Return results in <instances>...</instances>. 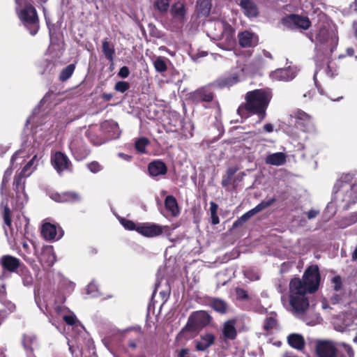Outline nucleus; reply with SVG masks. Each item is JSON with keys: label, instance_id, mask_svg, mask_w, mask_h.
Segmentation results:
<instances>
[{"label": "nucleus", "instance_id": "obj_1", "mask_svg": "<svg viewBox=\"0 0 357 357\" xmlns=\"http://www.w3.org/2000/svg\"><path fill=\"white\" fill-rule=\"evenodd\" d=\"M271 98V94L264 89L248 91L245 96V102L239 105L237 114L244 118L248 117L249 114H257L260 123L266 118Z\"/></svg>", "mask_w": 357, "mask_h": 357}, {"label": "nucleus", "instance_id": "obj_2", "mask_svg": "<svg viewBox=\"0 0 357 357\" xmlns=\"http://www.w3.org/2000/svg\"><path fill=\"white\" fill-rule=\"evenodd\" d=\"M289 303L291 311L294 314H303L310 306V302L307 294L303 290L299 278H294L289 282Z\"/></svg>", "mask_w": 357, "mask_h": 357}, {"label": "nucleus", "instance_id": "obj_3", "mask_svg": "<svg viewBox=\"0 0 357 357\" xmlns=\"http://www.w3.org/2000/svg\"><path fill=\"white\" fill-rule=\"evenodd\" d=\"M352 176L350 174L342 176L336 181L333 186L334 195L343 196L342 201L347 203V207L357 202V184L351 185Z\"/></svg>", "mask_w": 357, "mask_h": 357}, {"label": "nucleus", "instance_id": "obj_4", "mask_svg": "<svg viewBox=\"0 0 357 357\" xmlns=\"http://www.w3.org/2000/svg\"><path fill=\"white\" fill-rule=\"evenodd\" d=\"M18 17L31 36H35L39 29V18L36 8L26 5L19 13Z\"/></svg>", "mask_w": 357, "mask_h": 357}, {"label": "nucleus", "instance_id": "obj_5", "mask_svg": "<svg viewBox=\"0 0 357 357\" xmlns=\"http://www.w3.org/2000/svg\"><path fill=\"white\" fill-rule=\"evenodd\" d=\"M320 281L321 275L317 265L308 266L303 275V278H300L302 288L309 294H313L317 291Z\"/></svg>", "mask_w": 357, "mask_h": 357}, {"label": "nucleus", "instance_id": "obj_6", "mask_svg": "<svg viewBox=\"0 0 357 357\" xmlns=\"http://www.w3.org/2000/svg\"><path fill=\"white\" fill-rule=\"evenodd\" d=\"M211 315L205 310L193 312L188 317L185 328L190 331L201 330L211 322Z\"/></svg>", "mask_w": 357, "mask_h": 357}, {"label": "nucleus", "instance_id": "obj_7", "mask_svg": "<svg viewBox=\"0 0 357 357\" xmlns=\"http://www.w3.org/2000/svg\"><path fill=\"white\" fill-rule=\"evenodd\" d=\"M290 117L295 119V126L303 132H310L313 128L311 116L300 109L294 111Z\"/></svg>", "mask_w": 357, "mask_h": 357}, {"label": "nucleus", "instance_id": "obj_8", "mask_svg": "<svg viewBox=\"0 0 357 357\" xmlns=\"http://www.w3.org/2000/svg\"><path fill=\"white\" fill-rule=\"evenodd\" d=\"M284 24L294 29H308L311 26V22L308 17L297 14H289L282 18Z\"/></svg>", "mask_w": 357, "mask_h": 357}, {"label": "nucleus", "instance_id": "obj_9", "mask_svg": "<svg viewBox=\"0 0 357 357\" xmlns=\"http://www.w3.org/2000/svg\"><path fill=\"white\" fill-rule=\"evenodd\" d=\"M24 265L20 259L10 255H5L0 258V266L2 268L3 273H17V271Z\"/></svg>", "mask_w": 357, "mask_h": 357}, {"label": "nucleus", "instance_id": "obj_10", "mask_svg": "<svg viewBox=\"0 0 357 357\" xmlns=\"http://www.w3.org/2000/svg\"><path fill=\"white\" fill-rule=\"evenodd\" d=\"M163 232V227L153 222L139 223L137 227V233L139 234L153 238L161 235Z\"/></svg>", "mask_w": 357, "mask_h": 357}, {"label": "nucleus", "instance_id": "obj_11", "mask_svg": "<svg viewBox=\"0 0 357 357\" xmlns=\"http://www.w3.org/2000/svg\"><path fill=\"white\" fill-rule=\"evenodd\" d=\"M51 162L59 173L69 169L71 166V162L68 156L61 151H56L52 155Z\"/></svg>", "mask_w": 357, "mask_h": 357}, {"label": "nucleus", "instance_id": "obj_12", "mask_svg": "<svg viewBox=\"0 0 357 357\" xmlns=\"http://www.w3.org/2000/svg\"><path fill=\"white\" fill-rule=\"evenodd\" d=\"M215 98L214 92L208 86H202L192 93V99L197 103L212 102Z\"/></svg>", "mask_w": 357, "mask_h": 357}, {"label": "nucleus", "instance_id": "obj_13", "mask_svg": "<svg viewBox=\"0 0 357 357\" xmlns=\"http://www.w3.org/2000/svg\"><path fill=\"white\" fill-rule=\"evenodd\" d=\"M50 198L59 203H75L81 200L79 194L74 191L52 192L50 195Z\"/></svg>", "mask_w": 357, "mask_h": 357}, {"label": "nucleus", "instance_id": "obj_14", "mask_svg": "<svg viewBox=\"0 0 357 357\" xmlns=\"http://www.w3.org/2000/svg\"><path fill=\"white\" fill-rule=\"evenodd\" d=\"M239 45L241 47H254L259 43L258 36L249 31H244L238 33Z\"/></svg>", "mask_w": 357, "mask_h": 357}, {"label": "nucleus", "instance_id": "obj_15", "mask_svg": "<svg viewBox=\"0 0 357 357\" xmlns=\"http://www.w3.org/2000/svg\"><path fill=\"white\" fill-rule=\"evenodd\" d=\"M206 300V304L217 313L225 314L229 312V306L226 301L218 297H207Z\"/></svg>", "mask_w": 357, "mask_h": 357}, {"label": "nucleus", "instance_id": "obj_16", "mask_svg": "<svg viewBox=\"0 0 357 357\" xmlns=\"http://www.w3.org/2000/svg\"><path fill=\"white\" fill-rule=\"evenodd\" d=\"M316 352L319 357H335L337 349L331 342L319 341L316 346Z\"/></svg>", "mask_w": 357, "mask_h": 357}, {"label": "nucleus", "instance_id": "obj_17", "mask_svg": "<svg viewBox=\"0 0 357 357\" xmlns=\"http://www.w3.org/2000/svg\"><path fill=\"white\" fill-rule=\"evenodd\" d=\"M147 170L150 176L155 178L167 174L168 169L161 160H154L149 163Z\"/></svg>", "mask_w": 357, "mask_h": 357}, {"label": "nucleus", "instance_id": "obj_18", "mask_svg": "<svg viewBox=\"0 0 357 357\" xmlns=\"http://www.w3.org/2000/svg\"><path fill=\"white\" fill-rule=\"evenodd\" d=\"M236 321L234 319L226 321L222 326V333L225 341L234 340L236 338L237 331L235 327Z\"/></svg>", "mask_w": 357, "mask_h": 357}, {"label": "nucleus", "instance_id": "obj_19", "mask_svg": "<svg viewBox=\"0 0 357 357\" xmlns=\"http://www.w3.org/2000/svg\"><path fill=\"white\" fill-rule=\"evenodd\" d=\"M238 82V74L237 73H231L217 79L215 81L214 84L220 89H223L225 87H230Z\"/></svg>", "mask_w": 357, "mask_h": 357}, {"label": "nucleus", "instance_id": "obj_20", "mask_svg": "<svg viewBox=\"0 0 357 357\" xmlns=\"http://www.w3.org/2000/svg\"><path fill=\"white\" fill-rule=\"evenodd\" d=\"M239 6L243 14L249 17H257L259 14V8L252 0H241Z\"/></svg>", "mask_w": 357, "mask_h": 357}, {"label": "nucleus", "instance_id": "obj_21", "mask_svg": "<svg viewBox=\"0 0 357 357\" xmlns=\"http://www.w3.org/2000/svg\"><path fill=\"white\" fill-rule=\"evenodd\" d=\"M170 14L173 19L179 23L185 22L186 9L183 3L177 1L170 8Z\"/></svg>", "mask_w": 357, "mask_h": 357}, {"label": "nucleus", "instance_id": "obj_22", "mask_svg": "<svg viewBox=\"0 0 357 357\" xmlns=\"http://www.w3.org/2000/svg\"><path fill=\"white\" fill-rule=\"evenodd\" d=\"M215 337L212 333H206L200 335L199 340L195 341V349L198 351H204L215 342Z\"/></svg>", "mask_w": 357, "mask_h": 357}, {"label": "nucleus", "instance_id": "obj_23", "mask_svg": "<svg viewBox=\"0 0 357 357\" xmlns=\"http://www.w3.org/2000/svg\"><path fill=\"white\" fill-rule=\"evenodd\" d=\"M39 260L43 268H49L52 267L56 260L53 249L52 248L44 249L40 254Z\"/></svg>", "mask_w": 357, "mask_h": 357}, {"label": "nucleus", "instance_id": "obj_24", "mask_svg": "<svg viewBox=\"0 0 357 357\" xmlns=\"http://www.w3.org/2000/svg\"><path fill=\"white\" fill-rule=\"evenodd\" d=\"M289 345L297 350L301 351L304 349L305 342L302 335L298 333H291L287 337Z\"/></svg>", "mask_w": 357, "mask_h": 357}, {"label": "nucleus", "instance_id": "obj_25", "mask_svg": "<svg viewBox=\"0 0 357 357\" xmlns=\"http://www.w3.org/2000/svg\"><path fill=\"white\" fill-rule=\"evenodd\" d=\"M165 207L173 217H176L180 213L178 202L173 195H168L165 197Z\"/></svg>", "mask_w": 357, "mask_h": 357}, {"label": "nucleus", "instance_id": "obj_26", "mask_svg": "<svg viewBox=\"0 0 357 357\" xmlns=\"http://www.w3.org/2000/svg\"><path fill=\"white\" fill-rule=\"evenodd\" d=\"M20 151H17L15 152V153L12 155L10 158V166L7 168V169L4 172L3 176L1 181V190L3 192V190L7 189V185L10 181V176L13 174V166L14 165L15 161L17 160V155Z\"/></svg>", "mask_w": 357, "mask_h": 357}, {"label": "nucleus", "instance_id": "obj_27", "mask_svg": "<svg viewBox=\"0 0 357 357\" xmlns=\"http://www.w3.org/2000/svg\"><path fill=\"white\" fill-rule=\"evenodd\" d=\"M287 161V156L282 152H277L270 154L266 158V163L274 166H280L284 165Z\"/></svg>", "mask_w": 357, "mask_h": 357}, {"label": "nucleus", "instance_id": "obj_28", "mask_svg": "<svg viewBox=\"0 0 357 357\" xmlns=\"http://www.w3.org/2000/svg\"><path fill=\"white\" fill-rule=\"evenodd\" d=\"M41 234L46 240H54L56 237V227L50 222L45 223L42 227Z\"/></svg>", "mask_w": 357, "mask_h": 357}, {"label": "nucleus", "instance_id": "obj_29", "mask_svg": "<svg viewBox=\"0 0 357 357\" xmlns=\"http://www.w3.org/2000/svg\"><path fill=\"white\" fill-rule=\"evenodd\" d=\"M330 38V31L325 26H321L317 31L316 35H315V43L320 44V45H324L326 43H328Z\"/></svg>", "mask_w": 357, "mask_h": 357}, {"label": "nucleus", "instance_id": "obj_30", "mask_svg": "<svg viewBox=\"0 0 357 357\" xmlns=\"http://www.w3.org/2000/svg\"><path fill=\"white\" fill-rule=\"evenodd\" d=\"M22 280V283L25 287H30L33 284V279L29 268L24 264L17 273Z\"/></svg>", "mask_w": 357, "mask_h": 357}, {"label": "nucleus", "instance_id": "obj_31", "mask_svg": "<svg viewBox=\"0 0 357 357\" xmlns=\"http://www.w3.org/2000/svg\"><path fill=\"white\" fill-rule=\"evenodd\" d=\"M211 6L210 0H201L197 2V12L200 16L207 17L210 14Z\"/></svg>", "mask_w": 357, "mask_h": 357}, {"label": "nucleus", "instance_id": "obj_32", "mask_svg": "<svg viewBox=\"0 0 357 357\" xmlns=\"http://www.w3.org/2000/svg\"><path fill=\"white\" fill-rule=\"evenodd\" d=\"M271 77L278 81H288L291 79L290 71L287 68L277 69L271 73Z\"/></svg>", "mask_w": 357, "mask_h": 357}, {"label": "nucleus", "instance_id": "obj_33", "mask_svg": "<svg viewBox=\"0 0 357 357\" xmlns=\"http://www.w3.org/2000/svg\"><path fill=\"white\" fill-rule=\"evenodd\" d=\"M102 52L106 57V59L110 61H114V56L115 54V50L113 46H111L109 42L107 40V38H105L102 42Z\"/></svg>", "mask_w": 357, "mask_h": 357}, {"label": "nucleus", "instance_id": "obj_34", "mask_svg": "<svg viewBox=\"0 0 357 357\" xmlns=\"http://www.w3.org/2000/svg\"><path fill=\"white\" fill-rule=\"evenodd\" d=\"M25 188V178L22 176L18 177L15 176L13 183V189L16 192L17 197H20L21 194L24 193Z\"/></svg>", "mask_w": 357, "mask_h": 357}, {"label": "nucleus", "instance_id": "obj_35", "mask_svg": "<svg viewBox=\"0 0 357 357\" xmlns=\"http://www.w3.org/2000/svg\"><path fill=\"white\" fill-rule=\"evenodd\" d=\"M75 64L71 63L68 65L66 68H63L59 75V79L61 82H64L69 79L73 75L75 70Z\"/></svg>", "mask_w": 357, "mask_h": 357}, {"label": "nucleus", "instance_id": "obj_36", "mask_svg": "<svg viewBox=\"0 0 357 357\" xmlns=\"http://www.w3.org/2000/svg\"><path fill=\"white\" fill-rule=\"evenodd\" d=\"M150 143V141L148 138L145 137H142L138 138L135 143V148L136 151L139 153H146V147Z\"/></svg>", "mask_w": 357, "mask_h": 357}, {"label": "nucleus", "instance_id": "obj_37", "mask_svg": "<svg viewBox=\"0 0 357 357\" xmlns=\"http://www.w3.org/2000/svg\"><path fill=\"white\" fill-rule=\"evenodd\" d=\"M2 217L4 225L7 226L10 230H12V212L7 204L3 206Z\"/></svg>", "mask_w": 357, "mask_h": 357}, {"label": "nucleus", "instance_id": "obj_38", "mask_svg": "<svg viewBox=\"0 0 357 357\" xmlns=\"http://www.w3.org/2000/svg\"><path fill=\"white\" fill-rule=\"evenodd\" d=\"M153 66L158 73H164L167 70L166 59L162 56H158L153 61Z\"/></svg>", "mask_w": 357, "mask_h": 357}, {"label": "nucleus", "instance_id": "obj_39", "mask_svg": "<svg viewBox=\"0 0 357 357\" xmlns=\"http://www.w3.org/2000/svg\"><path fill=\"white\" fill-rule=\"evenodd\" d=\"M218 205L214 202H210V213H211V223L213 225H218L220 222L219 217L218 215Z\"/></svg>", "mask_w": 357, "mask_h": 357}, {"label": "nucleus", "instance_id": "obj_40", "mask_svg": "<svg viewBox=\"0 0 357 357\" xmlns=\"http://www.w3.org/2000/svg\"><path fill=\"white\" fill-rule=\"evenodd\" d=\"M276 201V199L275 197H273L268 201H261L259 204H257L255 208H252L255 213H257L264 209L271 206Z\"/></svg>", "mask_w": 357, "mask_h": 357}, {"label": "nucleus", "instance_id": "obj_41", "mask_svg": "<svg viewBox=\"0 0 357 357\" xmlns=\"http://www.w3.org/2000/svg\"><path fill=\"white\" fill-rule=\"evenodd\" d=\"M278 326V321L273 317H268L264 320V330L266 332H269L271 330L276 328Z\"/></svg>", "mask_w": 357, "mask_h": 357}, {"label": "nucleus", "instance_id": "obj_42", "mask_svg": "<svg viewBox=\"0 0 357 357\" xmlns=\"http://www.w3.org/2000/svg\"><path fill=\"white\" fill-rule=\"evenodd\" d=\"M120 223L126 229L129 231H136L137 232V227L139 226V223L136 224L132 220H128L124 218H121L120 219Z\"/></svg>", "mask_w": 357, "mask_h": 357}, {"label": "nucleus", "instance_id": "obj_43", "mask_svg": "<svg viewBox=\"0 0 357 357\" xmlns=\"http://www.w3.org/2000/svg\"><path fill=\"white\" fill-rule=\"evenodd\" d=\"M171 0H156L155 2V7L159 11L165 13L168 10Z\"/></svg>", "mask_w": 357, "mask_h": 357}, {"label": "nucleus", "instance_id": "obj_44", "mask_svg": "<svg viewBox=\"0 0 357 357\" xmlns=\"http://www.w3.org/2000/svg\"><path fill=\"white\" fill-rule=\"evenodd\" d=\"M235 293H236V299L238 301H248L250 299L249 295H248L247 291H245V289H243L242 288L236 287L235 289Z\"/></svg>", "mask_w": 357, "mask_h": 357}, {"label": "nucleus", "instance_id": "obj_45", "mask_svg": "<svg viewBox=\"0 0 357 357\" xmlns=\"http://www.w3.org/2000/svg\"><path fill=\"white\" fill-rule=\"evenodd\" d=\"M130 89V84L125 81H119L114 85V89L121 93H125Z\"/></svg>", "mask_w": 357, "mask_h": 357}, {"label": "nucleus", "instance_id": "obj_46", "mask_svg": "<svg viewBox=\"0 0 357 357\" xmlns=\"http://www.w3.org/2000/svg\"><path fill=\"white\" fill-rule=\"evenodd\" d=\"M87 168L92 173H98L102 169V166L97 161H92L87 165Z\"/></svg>", "mask_w": 357, "mask_h": 357}, {"label": "nucleus", "instance_id": "obj_47", "mask_svg": "<svg viewBox=\"0 0 357 357\" xmlns=\"http://www.w3.org/2000/svg\"><path fill=\"white\" fill-rule=\"evenodd\" d=\"M142 338V334L139 333L135 338L130 339L128 342V346L129 348L135 350L137 347V344Z\"/></svg>", "mask_w": 357, "mask_h": 357}, {"label": "nucleus", "instance_id": "obj_48", "mask_svg": "<svg viewBox=\"0 0 357 357\" xmlns=\"http://www.w3.org/2000/svg\"><path fill=\"white\" fill-rule=\"evenodd\" d=\"M252 64L257 68H261L265 65V61L262 56L258 55L254 58Z\"/></svg>", "mask_w": 357, "mask_h": 357}, {"label": "nucleus", "instance_id": "obj_49", "mask_svg": "<svg viewBox=\"0 0 357 357\" xmlns=\"http://www.w3.org/2000/svg\"><path fill=\"white\" fill-rule=\"evenodd\" d=\"M63 319V321L66 323V324L69 326H74L77 321V318L75 315H64Z\"/></svg>", "mask_w": 357, "mask_h": 357}, {"label": "nucleus", "instance_id": "obj_50", "mask_svg": "<svg viewBox=\"0 0 357 357\" xmlns=\"http://www.w3.org/2000/svg\"><path fill=\"white\" fill-rule=\"evenodd\" d=\"M332 282L334 284V289L339 291L342 288V280L340 276L336 275L333 278Z\"/></svg>", "mask_w": 357, "mask_h": 357}, {"label": "nucleus", "instance_id": "obj_51", "mask_svg": "<svg viewBox=\"0 0 357 357\" xmlns=\"http://www.w3.org/2000/svg\"><path fill=\"white\" fill-rule=\"evenodd\" d=\"M130 75L129 68L127 66H123L120 68L118 75L121 78H127Z\"/></svg>", "mask_w": 357, "mask_h": 357}, {"label": "nucleus", "instance_id": "obj_52", "mask_svg": "<svg viewBox=\"0 0 357 357\" xmlns=\"http://www.w3.org/2000/svg\"><path fill=\"white\" fill-rule=\"evenodd\" d=\"M255 215V212L253 211L252 209H251V210L248 211V212H246L245 213H244L240 218H241V220H243V222H246L250 218H251Z\"/></svg>", "mask_w": 357, "mask_h": 357}, {"label": "nucleus", "instance_id": "obj_53", "mask_svg": "<svg viewBox=\"0 0 357 357\" xmlns=\"http://www.w3.org/2000/svg\"><path fill=\"white\" fill-rule=\"evenodd\" d=\"M89 154H90V151L89 149H84L83 150H80L79 155H77L76 156L77 160H83V159L86 158Z\"/></svg>", "mask_w": 357, "mask_h": 357}, {"label": "nucleus", "instance_id": "obj_54", "mask_svg": "<svg viewBox=\"0 0 357 357\" xmlns=\"http://www.w3.org/2000/svg\"><path fill=\"white\" fill-rule=\"evenodd\" d=\"M237 171L238 168L236 167H229L227 169L226 176L232 179L233 176H234Z\"/></svg>", "mask_w": 357, "mask_h": 357}, {"label": "nucleus", "instance_id": "obj_55", "mask_svg": "<svg viewBox=\"0 0 357 357\" xmlns=\"http://www.w3.org/2000/svg\"><path fill=\"white\" fill-rule=\"evenodd\" d=\"M178 357H190V350L187 348L181 349L178 353Z\"/></svg>", "mask_w": 357, "mask_h": 357}, {"label": "nucleus", "instance_id": "obj_56", "mask_svg": "<svg viewBox=\"0 0 357 357\" xmlns=\"http://www.w3.org/2000/svg\"><path fill=\"white\" fill-rule=\"evenodd\" d=\"M345 351L347 352L348 357H354V353L352 347L350 345H347L346 344H343Z\"/></svg>", "mask_w": 357, "mask_h": 357}, {"label": "nucleus", "instance_id": "obj_57", "mask_svg": "<svg viewBox=\"0 0 357 357\" xmlns=\"http://www.w3.org/2000/svg\"><path fill=\"white\" fill-rule=\"evenodd\" d=\"M318 213L319 211L314 209H311L307 213V217L308 219L310 220L314 218L318 215Z\"/></svg>", "mask_w": 357, "mask_h": 357}, {"label": "nucleus", "instance_id": "obj_58", "mask_svg": "<svg viewBox=\"0 0 357 357\" xmlns=\"http://www.w3.org/2000/svg\"><path fill=\"white\" fill-rule=\"evenodd\" d=\"M231 178L224 176L222 179L221 184L222 187H227L231 184Z\"/></svg>", "mask_w": 357, "mask_h": 357}, {"label": "nucleus", "instance_id": "obj_59", "mask_svg": "<svg viewBox=\"0 0 357 357\" xmlns=\"http://www.w3.org/2000/svg\"><path fill=\"white\" fill-rule=\"evenodd\" d=\"M264 130L266 132H272L273 131V125L271 123H266L264 126Z\"/></svg>", "mask_w": 357, "mask_h": 357}, {"label": "nucleus", "instance_id": "obj_60", "mask_svg": "<svg viewBox=\"0 0 357 357\" xmlns=\"http://www.w3.org/2000/svg\"><path fill=\"white\" fill-rule=\"evenodd\" d=\"M244 223L245 222H243L241 218H238L235 222H234L232 227L233 228H237L241 227Z\"/></svg>", "mask_w": 357, "mask_h": 357}, {"label": "nucleus", "instance_id": "obj_61", "mask_svg": "<svg viewBox=\"0 0 357 357\" xmlns=\"http://www.w3.org/2000/svg\"><path fill=\"white\" fill-rule=\"evenodd\" d=\"M26 172L27 171L24 170V169L22 168L20 172H18L15 174V176H17L18 177L22 176V178H25L28 176L26 174Z\"/></svg>", "mask_w": 357, "mask_h": 357}, {"label": "nucleus", "instance_id": "obj_62", "mask_svg": "<svg viewBox=\"0 0 357 357\" xmlns=\"http://www.w3.org/2000/svg\"><path fill=\"white\" fill-rule=\"evenodd\" d=\"M113 96L112 93H103L102 95V98L105 100V101H109L112 98Z\"/></svg>", "mask_w": 357, "mask_h": 357}, {"label": "nucleus", "instance_id": "obj_63", "mask_svg": "<svg viewBox=\"0 0 357 357\" xmlns=\"http://www.w3.org/2000/svg\"><path fill=\"white\" fill-rule=\"evenodd\" d=\"M263 56L264 57L268 58L270 59H273L272 54L269 52H268V51H266L265 50H263Z\"/></svg>", "mask_w": 357, "mask_h": 357}, {"label": "nucleus", "instance_id": "obj_64", "mask_svg": "<svg viewBox=\"0 0 357 357\" xmlns=\"http://www.w3.org/2000/svg\"><path fill=\"white\" fill-rule=\"evenodd\" d=\"M351 257H352L353 260H356L357 259V247L356 248V249L353 252Z\"/></svg>", "mask_w": 357, "mask_h": 357}]
</instances>
